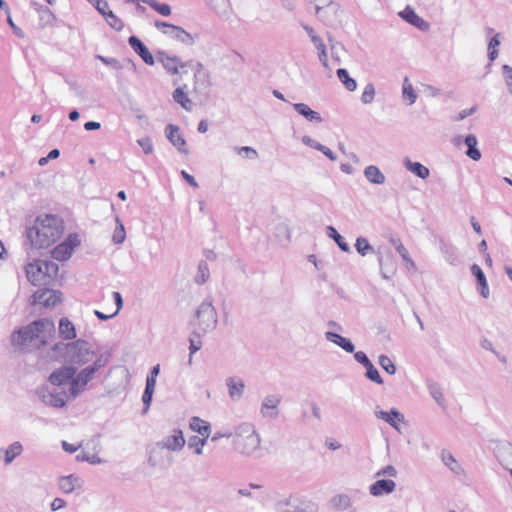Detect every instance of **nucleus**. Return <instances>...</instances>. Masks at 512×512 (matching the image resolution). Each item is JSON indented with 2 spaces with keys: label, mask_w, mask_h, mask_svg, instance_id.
I'll return each instance as SVG.
<instances>
[{
  "label": "nucleus",
  "mask_w": 512,
  "mask_h": 512,
  "mask_svg": "<svg viewBox=\"0 0 512 512\" xmlns=\"http://www.w3.org/2000/svg\"><path fill=\"white\" fill-rule=\"evenodd\" d=\"M281 399L280 395L266 396L261 405V413L263 416H268L272 419L276 418L278 416L277 407L281 402Z\"/></svg>",
  "instance_id": "22"
},
{
  "label": "nucleus",
  "mask_w": 512,
  "mask_h": 512,
  "mask_svg": "<svg viewBox=\"0 0 512 512\" xmlns=\"http://www.w3.org/2000/svg\"><path fill=\"white\" fill-rule=\"evenodd\" d=\"M27 279L34 285H47L54 280L59 271V266L53 261L38 259L27 264Z\"/></svg>",
  "instance_id": "4"
},
{
  "label": "nucleus",
  "mask_w": 512,
  "mask_h": 512,
  "mask_svg": "<svg viewBox=\"0 0 512 512\" xmlns=\"http://www.w3.org/2000/svg\"><path fill=\"white\" fill-rule=\"evenodd\" d=\"M503 76L506 84L509 87L510 93L512 94V67L510 65H503L502 67Z\"/></svg>",
  "instance_id": "64"
},
{
  "label": "nucleus",
  "mask_w": 512,
  "mask_h": 512,
  "mask_svg": "<svg viewBox=\"0 0 512 512\" xmlns=\"http://www.w3.org/2000/svg\"><path fill=\"white\" fill-rule=\"evenodd\" d=\"M105 20L107 24L116 31H121L124 28V22L112 11L106 14Z\"/></svg>",
  "instance_id": "56"
},
{
  "label": "nucleus",
  "mask_w": 512,
  "mask_h": 512,
  "mask_svg": "<svg viewBox=\"0 0 512 512\" xmlns=\"http://www.w3.org/2000/svg\"><path fill=\"white\" fill-rule=\"evenodd\" d=\"M38 398L47 406L53 408H63L66 406L69 391H58L57 389L49 388L47 385L38 387L35 391Z\"/></svg>",
  "instance_id": "7"
},
{
  "label": "nucleus",
  "mask_w": 512,
  "mask_h": 512,
  "mask_svg": "<svg viewBox=\"0 0 512 512\" xmlns=\"http://www.w3.org/2000/svg\"><path fill=\"white\" fill-rule=\"evenodd\" d=\"M441 457H442L443 463L446 466H448L452 471L455 472L456 468L459 467L457 461L455 460L454 456L451 453L443 450L442 454H441Z\"/></svg>",
  "instance_id": "61"
},
{
  "label": "nucleus",
  "mask_w": 512,
  "mask_h": 512,
  "mask_svg": "<svg viewBox=\"0 0 512 512\" xmlns=\"http://www.w3.org/2000/svg\"><path fill=\"white\" fill-rule=\"evenodd\" d=\"M190 428L199 433L202 437L208 438L210 436V424L197 416L190 419Z\"/></svg>",
  "instance_id": "32"
},
{
  "label": "nucleus",
  "mask_w": 512,
  "mask_h": 512,
  "mask_svg": "<svg viewBox=\"0 0 512 512\" xmlns=\"http://www.w3.org/2000/svg\"><path fill=\"white\" fill-rule=\"evenodd\" d=\"M201 338H197L196 335H193V332L191 333L190 337H189V351H190V354H189V364L192 363V355L194 353H196L197 351H199L202 347V342L200 340Z\"/></svg>",
  "instance_id": "57"
},
{
  "label": "nucleus",
  "mask_w": 512,
  "mask_h": 512,
  "mask_svg": "<svg viewBox=\"0 0 512 512\" xmlns=\"http://www.w3.org/2000/svg\"><path fill=\"white\" fill-rule=\"evenodd\" d=\"M32 297L34 304H41L46 308L54 307L62 301V293L60 291L47 288L38 289Z\"/></svg>",
  "instance_id": "13"
},
{
  "label": "nucleus",
  "mask_w": 512,
  "mask_h": 512,
  "mask_svg": "<svg viewBox=\"0 0 512 512\" xmlns=\"http://www.w3.org/2000/svg\"><path fill=\"white\" fill-rule=\"evenodd\" d=\"M398 15L410 25L420 29L421 31H426L429 29V23L426 22L423 18L418 16L415 10L407 5L402 11L398 13Z\"/></svg>",
  "instance_id": "17"
},
{
  "label": "nucleus",
  "mask_w": 512,
  "mask_h": 512,
  "mask_svg": "<svg viewBox=\"0 0 512 512\" xmlns=\"http://www.w3.org/2000/svg\"><path fill=\"white\" fill-rule=\"evenodd\" d=\"M128 44L132 50L143 60V62L149 66L154 65L155 58L149 51L148 47L144 42L137 36L132 35L128 38Z\"/></svg>",
  "instance_id": "14"
},
{
  "label": "nucleus",
  "mask_w": 512,
  "mask_h": 512,
  "mask_svg": "<svg viewBox=\"0 0 512 512\" xmlns=\"http://www.w3.org/2000/svg\"><path fill=\"white\" fill-rule=\"evenodd\" d=\"M70 351V342L65 343L59 341L50 348V357L55 361H64L67 363L68 354Z\"/></svg>",
  "instance_id": "26"
},
{
  "label": "nucleus",
  "mask_w": 512,
  "mask_h": 512,
  "mask_svg": "<svg viewBox=\"0 0 512 512\" xmlns=\"http://www.w3.org/2000/svg\"><path fill=\"white\" fill-rule=\"evenodd\" d=\"M156 58L158 62H160L166 72L170 75L179 74V63L180 57L178 56H170L164 50H158L156 52Z\"/></svg>",
  "instance_id": "16"
},
{
  "label": "nucleus",
  "mask_w": 512,
  "mask_h": 512,
  "mask_svg": "<svg viewBox=\"0 0 512 512\" xmlns=\"http://www.w3.org/2000/svg\"><path fill=\"white\" fill-rule=\"evenodd\" d=\"M55 332V324L51 319L40 318L14 330L10 337L11 344L21 353L40 350L48 345Z\"/></svg>",
  "instance_id": "1"
},
{
  "label": "nucleus",
  "mask_w": 512,
  "mask_h": 512,
  "mask_svg": "<svg viewBox=\"0 0 512 512\" xmlns=\"http://www.w3.org/2000/svg\"><path fill=\"white\" fill-rule=\"evenodd\" d=\"M142 2L148 4L153 10L162 16H169L171 14V7L166 3H160L156 0H142Z\"/></svg>",
  "instance_id": "46"
},
{
  "label": "nucleus",
  "mask_w": 512,
  "mask_h": 512,
  "mask_svg": "<svg viewBox=\"0 0 512 512\" xmlns=\"http://www.w3.org/2000/svg\"><path fill=\"white\" fill-rule=\"evenodd\" d=\"M428 389L432 398L441 406H443L444 396L440 385L436 382L428 383Z\"/></svg>",
  "instance_id": "51"
},
{
  "label": "nucleus",
  "mask_w": 512,
  "mask_h": 512,
  "mask_svg": "<svg viewBox=\"0 0 512 512\" xmlns=\"http://www.w3.org/2000/svg\"><path fill=\"white\" fill-rule=\"evenodd\" d=\"M342 9L339 3L333 1L326 7H315L316 17L328 27L337 28L342 24Z\"/></svg>",
  "instance_id": "8"
},
{
  "label": "nucleus",
  "mask_w": 512,
  "mask_h": 512,
  "mask_svg": "<svg viewBox=\"0 0 512 512\" xmlns=\"http://www.w3.org/2000/svg\"><path fill=\"white\" fill-rule=\"evenodd\" d=\"M95 371L89 365L84 367L74 375L71 386L69 387L70 399H76L83 391H85L88 383L94 378Z\"/></svg>",
  "instance_id": "11"
},
{
  "label": "nucleus",
  "mask_w": 512,
  "mask_h": 512,
  "mask_svg": "<svg viewBox=\"0 0 512 512\" xmlns=\"http://www.w3.org/2000/svg\"><path fill=\"white\" fill-rule=\"evenodd\" d=\"M194 82H195V90L199 88L207 89L209 88L212 83L210 81V73L209 72H200L195 71L194 72Z\"/></svg>",
  "instance_id": "40"
},
{
  "label": "nucleus",
  "mask_w": 512,
  "mask_h": 512,
  "mask_svg": "<svg viewBox=\"0 0 512 512\" xmlns=\"http://www.w3.org/2000/svg\"><path fill=\"white\" fill-rule=\"evenodd\" d=\"M77 370L78 368L76 366L70 365L69 363L62 365L49 375L48 381L53 386L60 387L69 384L70 387Z\"/></svg>",
  "instance_id": "12"
},
{
  "label": "nucleus",
  "mask_w": 512,
  "mask_h": 512,
  "mask_svg": "<svg viewBox=\"0 0 512 512\" xmlns=\"http://www.w3.org/2000/svg\"><path fill=\"white\" fill-rule=\"evenodd\" d=\"M111 352L107 351L105 353L100 354L91 365H89L95 372H98L101 368H104L111 359Z\"/></svg>",
  "instance_id": "50"
},
{
  "label": "nucleus",
  "mask_w": 512,
  "mask_h": 512,
  "mask_svg": "<svg viewBox=\"0 0 512 512\" xmlns=\"http://www.w3.org/2000/svg\"><path fill=\"white\" fill-rule=\"evenodd\" d=\"M186 88V85H184L183 87H177L174 92H173V100L180 104L182 108H184L186 111H190L191 110V100L189 99V97L187 96V93L184 91V89Z\"/></svg>",
  "instance_id": "35"
},
{
  "label": "nucleus",
  "mask_w": 512,
  "mask_h": 512,
  "mask_svg": "<svg viewBox=\"0 0 512 512\" xmlns=\"http://www.w3.org/2000/svg\"><path fill=\"white\" fill-rule=\"evenodd\" d=\"M377 258L380 268V274L384 279H390L395 271L396 267L392 260V258L384 259L383 255L380 252H377Z\"/></svg>",
  "instance_id": "28"
},
{
  "label": "nucleus",
  "mask_w": 512,
  "mask_h": 512,
  "mask_svg": "<svg viewBox=\"0 0 512 512\" xmlns=\"http://www.w3.org/2000/svg\"><path fill=\"white\" fill-rule=\"evenodd\" d=\"M327 235L328 237L332 238L339 249L343 252L350 253L351 249L348 243L345 241V239L338 233V231L331 225L327 226Z\"/></svg>",
  "instance_id": "37"
},
{
  "label": "nucleus",
  "mask_w": 512,
  "mask_h": 512,
  "mask_svg": "<svg viewBox=\"0 0 512 512\" xmlns=\"http://www.w3.org/2000/svg\"><path fill=\"white\" fill-rule=\"evenodd\" d=\"M235 149L239 155H243L248 159H256L258 157V152L250 146L236 147Z\"/></svg>",
  "instance_id": "62"
},
{
  "label": "nucleus",
  "mask_w": 512,
  "mask_h": 512,
  "mask_svg": "<svg viewBox=\"0 0 512 512\" xmlns=\"http://www.w3.org/2000/svg\"><path fill=\"white\" fill-rule=\"evenodd\" d=\"M227 387L229 390V396L232 400H239L244 392L245 384L242 380L235 382L234 378L229 377L227 379Z\"/></svg>",
  "instance_id": "33"
},
{
  "label": "nucleus",
  "mask_w": 512,
  "mask_h": 512,
  "mask_svg": "<svg viewBox=\"0 0 512 512\" xmlns=\"http://www.w3.org/2000/svg\"><path fill=\"white\" fill-rule=\"evenodd\" d=\"M355 249L361 256H366L369 253H375V249L370 245L365 237H358L355 242Z\"/></svg>",
  "instance_id": "42"
},
{
  "label": "nucleus",
  "mask_w": 512,
  "mask_h": 512,
  "mask_svg": "<svg viewBox=\"0 0 512 512\" xmlns=\"http://www.w3.org/2000/svg\"><path fill=\"white\" fill-rule=\"evenodd\" d=\"M207 438L199 436H191L188 440V447L194 449V453L197 455L202 454L203 446L206 443Z\"/></svg>",
  "instance_id": "52"
},
{
  "label": "nucleus",
  "mask_w": 512,
  "mask_h": 512,
  "mask_svg": "<svg viewBox=\"0 0 512 512\" xmlns=\"http://www.w3.org/2000/svg\"><path fill=\"white\" fill-rule=\"evenodd\" d=\"M375 86L373 83H368L364 87V91L361 95V102L365 105L371 104L375 98Z\"/></svg>",
  "instance_id": "54"
},
{
  "label": "nucleus",
  "mask_w": 512,
  "mask_h": 512,
  "mask_svg": "<svg viewBox=\"0 0 512 512\" xmlns=\"http://www.w3.org/2000/svg\"><path fill=\"white\" fill-rule=\"evenodd\" d=\"M79 481L74 475L63 476L59 479V486L65 493H70L75 489V483Z\"/></svg>",
  "instance_id": "47"
},
{
  "label": "nucleus",
  "mask_w": 512,
  "mask_h": 512,
  "mask_svg": "<svg viewBox=\"0 0 512 512\" xmlns=\"http://www.w3.org/2000/svg\"><path fill=\"white\" fill-rule=\"evenodd\" d=\"M210 276L209 267L206 261L201 260L198 264L195 282L199 285L204 284Z\"/></svg>",
  "instance_id": "43"
},
{
  "label": "nucleus",
  "mask_w": 512,
  "mask_h": 512,
  "mask_svg": "<svg viewBox=\"0 0 512 512\" xmlns=\"http://www.w3.org/2000/svg\"><path fill=\"white\" fill-rule=\"evenodd\" d=\"M366 372L365 377L376 384H383V378L381 377L378 369L370 362L365 366Z\"/></svg>",
  "instance_id": "49"
},
{
  "label": "nucleus",
  "mask_w": 512,
  "mask_h": 512,
  "mask_svg": "<svg viewBox=\"0 0 512 512\" xmlns=\"http://www.w3.org/2000/svg\"><path fill=\"white\" fill-rule=\"evenodd\" d=\"M157 445L171 451H180L185 445L183 432L180 429H174L172 435L163 438Z\"/></svg>",
  "instance_id": "19"
},
{
  "label": "nucleus",
  "mask_w": 512,
  "mask_h": 512,
  "mask_svg": "<svg viewBox=\"0 0 512 512\" xmlns=\"http://www.w3.org/2000/svg\"><path fill=\"white\" fill-rule=\"evenodd\" d=\"M490 448L499 463L510 471L512 476V444L506 440H491Z\"/></svg>",
  "instance_id": "10"
},
{
  "label": "nucleus",
  "mask_w": 512,
  "mask_h": 512,
  "mask_svg": "<svg viewBox=\"0 0 512 512\" xmlns=\"http://www.w3.org/2000/svg\"><path fill=\"white\" fill-rule=\"evenodd\" d=\"M405 168L421 179H427L430 175L429 169L420 162H413L408 157L404 159Z\"/></svg>",
  "instance_id": "29"
},
{
  "label": "nucleus",
  "mask_w": 512,
  "mask_h": 512,
  "mask_svg": "<svg viewBox=\"0 0 512 512\" xmlns=\"http://www.w3.org/2000/svg\"><path fill=\"white\" fill-rule=\"evenodd\" d=\"M64 230L62 220L51 214L38 216L33 226L26 230L27 239L31 247L36 249L47 248L55 243Z\"/></svg>",
  "instance_id": "2"
},
{
  "label": "nucleus",
  "mask_w": 512,
  "mask_h": 512,
  "mask_svg": "<svg viewBox=\"0 0 512 512\" xmlns=\"http://www.w3.org/2000/svg\"><path fill=\"white\" fill-rule=\"evenodd\" d=\"M233 444L237 452L255 456L260 450V437L252 424L242 423L235 428Z\"/></svg>",
  "instance_id": "3"
},
{
  "label": "nucleus",
  "mask_w": 512,
  "mask_h": 512,
  "mask_svg": "<svg viewBox=\"0 0 512 512\" xmlns=\"http://www.w3.org/2000/svg\"><path fill=\"white\" fill-rule=\"evenodd\" d=\"M179 131V126L174 124H168L165 127V135L169 142L178 150V152L187 155L189 150L186 147V140Z\"/></svg>",
  "instance_id": "15"
},
{
  "label": "nucleus",
  "mask_w": 512,
  "mask_h": 512,
  "mask_svg": "<svg viewBox=\"0 0 512 512\" xmlns=\"http://www.w3.org/2000/svg\"><path fill=\"white\" fill-rule=\"evenodd\" d=\"M116 228L113 233L112 241L114 244H122L126 238L124 225L121 223L119 218H116Z\"/></svg>",
  "instance_id": "55"
},
{
  "label": "nucleus",
  "mask_w": 512,
  "mask_h": 512,
  "mask_svg": "<svg viewBox=\"0 0 512 512\" xmlns=\"http://www.w3.org/2000/svg\"><path fill=\"white\" fill-rule=\"evenodd\" d=\"M293 107L299 115L303 116L309 122L321 123L323 121L321 115L318 112L312 110L305 103H295L293 104Z\"/></svg>",
  "instance_id": "27"
},
{
  "label": "nucleus",
  "mask_w": 512,
  "mask_h": 512,
  "mask_svg": "<svg viewBox=\"0 0 512 512\" xmlns=\"http://www.w3.org/2000/svg\"><path fill=\"white\" fill-rule=\"evenodd\" d=\"M500 34L496 33L488 43V58L491 62H493L498 57V49L500 46Z\"/></svg>",
  "instance_id": "48"
},
{
  "label": "nucleus",
  "mask_w": 512,
  "mask_h": 512,
  "mask_svg": "<svg viewBox=\"0 0 512 512\" xmlns=\"http://www.w3.org/2000/svg\"><path fill=\"white\" fill-rule=\"evenodd\" d=\"M195 317L197 319V329L193 331V335H196L198 339L216 328L218 317L211 300L206 299L199 305Z\"/></svg>",
  "instance_id": "5"
},
{
  "label": "nucleus",
  "mask_w": 512,
  "mask_h": 512,
  "mask_svg": "<svg viewBox=\"0 0 512 512\" xmlns=\"http://www.w3.org/2000/svg\"><path fill=\"white\" fill-rule=\"evenodd\" d=\"M59 336L66 341H74L76 340V328L75 325L66 317H62L59 320L58 327Z\"/></svg>",
  "instance_id": "23"
},
{
  "label": "nucleus",
  "mask_w": 512,
  "mask_h": 512,
  "mask_svg": "<svg viewBox=\"0 0 512 512\" xmlns=\"http://www.w3.org/2000/svg\"><path fill=\"white\" fill-rule=\"evenodd\" d=\"M378 363L383 370H385L388 374L394 375L396 373V366L394 362L385 354H381L378 357Z\"/></svg>",
  "instance_id": "53"
},
{
  "label": "nucleus",
  "mask_w": 512,
  "mask_h": 512,
  "mask_svg": "<svg viewBox=\"0 0 512 512\" xmlns=\"http://www.w3.org/2000/svg\"><path fill=\"white\" fill-rule=\"evenodd\" d=\"M51 255L52 258L55 260L66 261L71 257L72 252H70L65 245L60 243L53 248V250L51 251Z\"/></svg>",
  "instance_id": "45"
},
{
  "label": "nucleus",
  "mask_w": 512,
  "mask_h": 512,
  "mask_svg": "<svg viewBox=\"0 0 512 512\" xmlns=\"http://www.w3.org/2000/svg\"><path fill=\"white\" fill-rule=\"evenodd\" d=\"M325 338L329 342H332L336 344L337 346L341 347L344 351L347 353H353L355 350V346L353 342L349 338H345L338 333L327 331L325 333Z\"/></svg>",
  "instance_id": "25"
},
{
  "label": "nucleus",
  "mask_w": 512,
  "mask_h": 512,
  "mask_svg": "<svg viewBox=\"0 0 512 512\" xmlns=\"http://www.w3.org/2000/svg\"><path fill=\"white\" fill-rule=\"evenodd\" d=\"M471 274L475 277L477 285L480 287V294L483 298L489 297V287L486 276L478 264H473L470 267Z\"/></svg>",
  "instance_id": "24"
},
{
  "label": "nucleus",
  "mask_w": 512,
  "mask_h": 512,
  "mask_svg": "<svg viewBox=\"0 0 512 512\" xmlns=\"http://www.w3.org/2000/svg\"><path fill=\"white\" fill-rule=\"evenodd\" d=\"M396 488V483L391 479H379L369 487L372 496L379 497L392 493Z\"/></svg>",
  "instance_id": "20"
},
{
  "label": "nucleus",
  "mask_w": 512,
  "mask_h": 512,
  "mask_svg": "<svg viewBox=\"0 0 512 512\" xmlns=\"http://www.w3.org/2000/svg\"><path fill=\"white\" fill-rule=\"evenodd\" d=\"M464 143L467 146L466 155L474 161L481 159V152L477 148V138L473 134H469L465 137Z\"/></svg>",
  "instance_id": "30"
},
{
  "label": "nucleus",
  "mask_w": 512,
  "mask_h": 512,
  "mask_svg": "<svg viewBox=\"0 0 512 512\" xmlns=\"http://www.w3.org/2000/svg\"><path fill=\"white\" fill-rule=\"evenodd\" d=\"M138 145L142 148L145 154H151L154 151V146L150 137H144L137 140Z\"/></svg>",
  "instance_id": "63"
},
{
  "label": "nucleus",
  "mask_w": 512,
  "mask_h": 512,
  "mask_svg": "<svg viewBox=\"0 0 512 512\" xmlns=\"http://www.w3.org/2000/svg\"><path fill=\"white\" fill-rule=\"evenodd\" d=\"M336 75L340 82L345 86V88L353 92L357 88V82L354 78L350 77L349 72L345 68H339L336 71Z\"/></svg>",
  "instance_id": "36"
},
{
  "label": "nucleus",
  "mask_w": 512,
  "mask_h": 512,
  "mask_svg": "<svg viewBox=\"0 0 512 512\" xmlns=\"http://www.w3.org/2000/svg\"><path fill=\"white\" fill-rule=\"evenodd\" d=\"M80 243L81 241L79 235L76 233L69 234L67 238L62 242V244L65 245L70 252H73L74 249L80 245Z\"/></svg>",
  "instance_id": "58"
},
{
  "label": "nucleus",
  "mask_w": 512,
  "mask_h": 512,
  "mask_svg": "<svg viewBox=\"0 0 512 512\" xmlns=\"http://www.w3.org/2000/svg\"><path fill=\"white\" fill-rule=\"evenodd\" d=\"M375 416L387 422L394 429L399 430L398 422H404V415L396 408H392L389 412L383 410H375Z\"/></svg>",
  "instance_id": "21"
},
{
  "label": "nucleus",
  "mask_w": 512,
  "mask_h": 512,
  "mask_svg": "<svg viewBox=\"0 0 512 512\" xmlns=\"http://www.w3.org/2000/svg\"><path fill=\"white\" fill-rule=\"evenodd\" d=\"M95 352L91 349L90 343L84 339H76L70 342V351L67 363L74 366H83L89 363Z\"/></svg>",
  "instance_id": "6"
},
{
  "label": "nucleus",
  "mask_w": 512,
  "mask_h": 512,
  "mask_svg": "<svg viewBox=\"0 0 512 512\" xmlns=\"http://www.w3.org/2000/svg\"><path fill=\"white\" fill-rule=\"evenodd\" d=\"M314 508V504L310 500L297 494L290 495L275 504V509L281 512H307Z\"/></svg>",
  "instance_id": "9"
},
{
  "label": "nucleus",
  "mask_w": 512,
  "mask_h": 512,
  "mask_svg": "<svg viewBox=\"0 0 512 512\" xmlns=\"http://www.w3.org/2000/svg\"><path fill=\"white\" fill-rule=\"evenodd\" d=\"M440 249H441L442 253L445 255L446 260L451 265H456L457 264L458 256H457V253H456V248L454 246H452L451 244H447V243L441 242Z\"/></svg>",
  "instance_id": "44"
},
{
  "label": "nucleus",
  "mask_w": 512,
  "mask_h": 512,
  "mask_svg": "<svg viewBox=\"0 0 512 512\" xmlns=\"http://www.w3.org/2000/svg\"><path fill=\"white\" fill-rule=\"evenodd\" d=\"M163 33L168 37L181 42L184 45L192 46L196 39L199 37L198 34L192 35L180 26L174 25L171 30H163Z\"/></svg>",
  "instance_id": "18"
},
{
  "label": "nucleus",
  "mask_w": 512,
  "mask_h": 512,
  "mask_svg": "<svg viewBox=\"0 0 512 512\" xmlns=\"http://www.w3.org/2000/svg\"><path fill=\"white\" fill-rule=\"evenodd\" d=\"M23 451V446L19 441L13 442L11 445L8 446L6 450L0 449V453L4 452V463L5 465L11 464L14 459L19 456Z\"/></svg>",
  "instance_id": "34"
},
{
  "label": "nucleus",
  "mask_w": 512,
  "mask_h": 512,
  "mask_svg": "<svg viewBox=\"0 0 512 512\" xmlns=\"http://www.w3.org/2000/svg\"><path fill=\"white\" fill-rule=\"evenodd\" d=\"M76 460L83 462L86 461L90 464H100L102 462L101 458L95 454L90 455L87 452L82 451L76 456Z\"/></svg>",
  "instance_id": "60"
},
{
  "label": "nucleus",
  "mask_w": 512,
  "mask_h": 512,
  "mask_svg": "<svg viewBox=\"0 0 512 512\" xmlns=\"http://www.w3.org/2000/svg\"><path fill=\"white\" fill-rule=\"evenodd\" d=\"M402 95L403 99L408 101V105L414 104L417 99V93L413 89L412 84L409 82L408 77L404 78Z\"/></svg>",
  "instance_id": "41"
},
{
  "label": "nucleus",
  "mask_w": 512,
  "mask_h": 512,
  "mask_svg": "<svg viewBox=\"0 0 512 512\" xmlns=\"http://www.w3.org/2000/svg\"><path fill=\"white\" fill-rule=\"evenodd\" d=\"M38 12L40 17V25L42 27L54 25L56 17L47 6H40Z\"/></svg>",
  "instance_id": "39"
},
{
  "label": "nucleus",
  "mask_w": 512,
  "mask_h": 512,
  "mask_svg": "<svg viewBox=\"0 0 512 512\" xmlns=\"http://www.w3.org/2000/svg\"><path fill=\"white\" fill-rule=\"evenodd\" d=\"M331 508L336 510H347L351 508V499L346 494L335 495L331 501Z\"/></svg>",
  "instance_id": "38"
},
{
  "label": "nucleus",
  "mask_w": 512,
  "mask_h": 512,
  "mask_svg": "<svg viewBox=\"0 0 512 512\" xmlns=\"http://www.w3.org/2000/svg\"><path fill=\"white\" fill-rule=\"evenodd\" d=\"M96 58L98 60H100L102 63H104L105 65L110 66L111 68H113L115 70L123 69V65L116 58L105 57V56H102V55H96Z\"/></svg>",
  "instance_id": "59"
},
{
  "label": "nucleus",
  "mask_w": 512,
  "mask_h": 512,
  "mask_svg": "<svg viewBox=\"0 0 512 512\" xmlns=\"http://www.w3.org/2000/svg\"><path fill=\"white\" fill-rule=\"evenodd\" d=\"M364 176L369 182L377 185L383 184L386 179L385 175L375 165L367 166L364 170Z\"/></svg>",
  "instance_id": "31"
}]
</instances>
